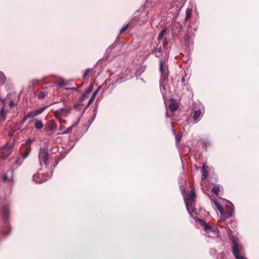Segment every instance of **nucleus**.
Here are the masks:
<instances>
[{
	"label": "nucleus",
	"instance_id": "obj_28",
	"mask_svg": "<svg viewBox=\"0 0 259 259\" xmlns=\"http://www.w3.org/2000/svg\"><path fill=\"white\" fill-rule=\"evenodd\" d=\"M220 190V187L217 185L214 186L211 189L212 192L215 195H218Z\"/></svg>",
	"mask_w": 259,
	"mask_h": 259
},
{
	"label": "nucleus",
	"instance_id": "obj_30",
	"mask_svg": "<svg viewBox=\"0 0 259 259\" xmlns=\"http://www.w3.org/2000/svg\"><path fill=\"white\" fill-rule=\"evenodd\" d=\"M22 161H23V159H22V158H21V157H18V158L16 159V161H15V163L16 165H17L19 166V165H20L22 164Z\"/></svg>",
	"mask_w": 259,
	"mask_h": 259
},
{
	"label": "nucleus",
	"instance_id": "obj_42",
	"mask_svg": "<svg viewBox=\"0 0 259 259\" xmlns=\"http://www.w3.org/2000/svg\"><path fill=\"white\" fill-rule=\"evenodd\" d=\"M118 82V80L117 79L116 81H115V83H117Z\"/></svg>",
	"mask_w": 259,
	"mask_h": 259
},
{
	"label": "nucleus",
	"instance_id": "obj_37",
	"mask_svg": "<svg viewBox=\"0 0 259 259\" xmlns=\"http://www.w3.org/2000/svg\"><path fill=\"white\" fill-rule=\"evenodd\" d=\"M3 178L4 182L8 181V178L6 174H4Z\"/></svg>",
	"mask_w": 259,
	"mask_h": 259
},
{
	"label": "nucleus",
	"instance_id": "obj_4",
	"mask_svg": "<svg viewBox=\"0 0 259 259\" xmlns=\"http://www.w3.org/2000/svg\"><path fill=\"white\" fill-rule=\"evenodd\" d=\"M55 117L60 121H62V115L66 116L70 113V108H61L60 110H56L54 112ZM62 122H66L65 120H62Z\"/></svg>",
	"mask_w": 259,
	"mask_h": 259
},
{
	"label": "nucleus",
	"instance_id": "obj_36",
	"mask_svg": "<svg viewBox=\"0 0 259 259\" xmlns=\"http://www.w3.org/2000/svg\"><path fill=\"white\" fill-rule=\"evenodd\" d=\"M236 259H247V258H244L242 255H240L239 254V255H236V256H235Z\"/></svg>",
	"mask_w": 259,
	"mask_h": 259
},
{
	"label": "nucleus",
	"instance_id": "obj_35",
	"mask_svg": "<svg viewBox=\"0 0 259 259\" xmlns=\"http://www.w3.org/2000/svg\"><path fill=\"white\" fill-rule=\"evenodd\" d=\"M15 131V130H13V129H12L10 131H9V136L12 137L13 136Z\"/></svg>",
	"mask_w": 259,
	"mask_h": 259
},
{
	"label": "nucleus",
	"instance_id": "obj_17",
	"mask_svg": "<svg viewBox=\"0 0 259 259\" xmlns=\"http://www.w3.org/2000/svg\"><path fill=\"white\" fill-rule=\"evenodd\" d=\"M3 153V157H4L5 158H6L7 157H8L12 152V149L11 147H8L7 145L5 146L2 148Z\"/></svg>",
	"mask_w": 259,
	"mask_h": 259
},
{
	"label": "nucleus",
	"instance_id": "obj_5",
	"mask_svg": "<svg viewBox=\"0 0 259 259\" xmlns=\"http://www.w3.org/2000/svg\"><path fill=\"white\" fill-rule=\"evenodd\" d=\"M234 211L233 204L230 203V204L226 205L224 210L222 217L225 220L231 217Z\"/></svg>",
	"mask_w": 259,
	"mask_h": 259
},
{
	"label": "nucleus",
	"instance_id": "obj_45",
	"mask_svg": "<svg viewBox=\"0 0 259 259\" xmlns=\"http://www.w3.org/2000/svg\"><path fill=\"white\" fill-rule=\"evenodd\" d=\"M108 80H110V79L109 78H108L107 79H106V81H107Z\"/></svg>",
	"mask_w": 259,
	"mask_h": 259
},
{
	"label": "nucleus",
	"instance_id": "obj_16",
	"mask_svg": "<svg viewBox=\"0 0 259 259\" xmlns=\"http://www.w3.org/2000/svg\"><path fill=\"white\" fill-rule=\"evenodd\" d=\"M9 214V208L7 205L4 206L3 208V219L5 221L8 220Z\"/></svg>",
	"mask_w": 259,
	"mask_h": 259
},
{
	"label": "nucleus",
	"instance_id": "obj_14",
	"mask_svg": "<svg viewBox=\"0 0 259 259\" xmlns=\"http://www.w3.org/2000/svg\"><path fill=\"white\" fill-rule=\"evenodd\" d=\"M182 30V26L179 22H175L172 25V31L174 33H179Z\"/></svg>",
	"mask_w": 259,
	"mask_h": 259
},
{
	"label": "nucleus",
	"instance_id": "obj_20",
	"mask_svg": "<svg viewBox=\"0 0 259 259\" xmlns=\"http://www.w3.org/2000/svg\"><path fill=\"white\" fill-rule=\"evenodd\" d=\"M100 88H99L97 90H96L93 94L92 95L90 99V100L88 101L87 107H89L93 102L95 97L96 96L99 90H100Z\"/></svg>",
	"mask_w": 259,
	"mask_h": 259
},
{
	"label": "nucleus",
	"instance_id": "obj_29",
	"mask_svg": "<svg viewBox=\"0 0 259 259\" xmlns=\"http://www.w3.org/2000/svg\"><path fill=\"white\" fill-rule=\"evenodd\" d=\"M5 120V115L4 112V108H3L0 110V122L3 121Z\"/></svg>",
	"mask_w": 259,
	"mask_h": 259
},
{
	"label": "nucleus",
	"instance_id": "obj_1",
	"mask_svg": "<svg viewBox=\"0 0 259 259\" xmlns=\"http://www.w3.org/2000/svg\"><path fill=\"white\" fill-rule=\"evenodd\" d=\"M199 223L201 225L204 227V230L205 231L206 235L208 237L211 236V235H215L219 232V229L217 227H211L204 220H200Z\"/></svg>",
	"mask_w": 259,
	"mask_h": 259
},
{
	"label": "nucleus",
	"instance_id": "obj_10",
	"mask_svg": "<svg viewBox=\"0 0 259 259\" xmlns=\"http://www.w3.org/2000/svg\"><path fill=\"white\" fill-rule=\"evenodd\" d=\"M40 161H42L46 166H49V154L48 152H44L39 154Z\"/></svg>",
	"mask_w": 259,
	"mask_h": 259
},
{
	"label": "nucleus",
	"instance_id": "obj_6",
	"mask_svg": "<svg viewBox=\"0 0 259 259\" xmlns=\"http://www.w3.org/2000/svg\"><path fill=\"white\" fill-rule=\"evenodd\" d=\"M57 125L55 120L51 119L47 121L44 128L45 132L53 133L57 128Z\"/></svg>",
	"mask_w": 259,
	"mask_h": 259
},
{
	"label": "nucleus",
	"instance_id": "obj_34",
	"mask_svg": "<svg viewBox=\"0 0 259 259\" xmlns=\"http://www.w3.org/2000/svg\"><path fill=\"white\" fill-rule=\"evenodd\" d=\"M72 127H69L66 129V130L63 133V134H68L71 132L72 131Z\"/></svg>",
	"mask_w": 259,
	"mask_h": 259
},
{
	"label": "nucleus",
	"instance_id": "obj_2",
	"mask_svg": "<svg viewBox=\"0 0 259 259\" xmlns=\"http://www.w3.org/2000/svg\"><path fill=\"white\" fill-rule=\"evenodd\" d=\"M232 243V253L234 256L236 255L241 254L243 251V247L238 243L237 239L233 237L231 238Z\"/></svg>",
	"mask_w": 259,
	"mask_h": 259
},
{
	"label": "nucleus",
	"instance_id": "obj_8",
	"mask_svg": "<svg viewBox=\"0 0 259 259\" xmlns=\"http://www.w3.org/2000/svg\"><path fill=\"white\" fill-rule=\"evenodd\" d=\"M193 119L194 120V123H196L201 119L203 116V111L200 109H197L194 108L193 110Z\"/></svg>",
	"mask_w": 259,
	"mask_h": 259
},
{
	"label": "nucleus",
	"instance_id": "obj_18",
	"mask_svg": "<svg viewBox=\"0 0 259 259\" xmlns=\"http://www.w3.org/2000/svg\"><path fill=\"white\" fill-rule=\"evenodd\" d=\"M159 70L161 73V76L165 78L167 76V74L166 72V69L164 67L163 62L161 60H160Z\"/></svg>",
	"mask_w": 259,
	"mask_h": 259
},
{
	"label": "nucleus",
	"instance_id": "obj_7",
	"mask_svg": "<svg viewBox=\"0 0 259 259\" xmlns=\"http://www.w3.org/2000/svg\"><path fill=\"white\" fill-rule=\"evenodd\" d=\"M48 107V106H46L37 109L35 110L30 111L28 112V113L26 114V117H28V118H33L41 114L47 109Z\"/></svg>",
	"mask_w": 259,
	"mask_h": 259
},
{
	"label": "nucleus",
	"instance_id": "obj_31",
	"mask_svg": "<svg viewBox=\"0 0 259 259\" xmlns=\"http://www.w3.org/2000/svg\"><path fill=\"white\" fill-rule=\"evenodd\" d=\"M58 84L60 87H63V86H65L66 85V83L65 82V81L64 80H60L58 82Z\"/></svg>",
	"mask_w": 259,
	"mask_h": 259
},
{
	"label": "nucleus",
	"instance_id": "obj_23",
	"mask_svg": "<svg viewBox=\"0 0 259 259\" xmlns=\"http://www.w3.org/2000/svg\"><path fill=\"white\" fill-rule=\"evenodd\" d=\"M206 166H205L204 165L202 166V180H205L207 176H208V171L206 168Z\"/></svg>",
	"mask_w": 259,
	"mask_h": 259
},
{
	"label": "nucleus",
	"instance_id": "obj_21",
	"mask_svg": "<svg viewBox=\"0 0 259 259\" xmlns=\"http://www.w3.org/2000/svg\"><path fill=\"white\" fill-rule=\"evenodd\" d=\"M192 10L190 8L187 9L186 11V18L185 19V22L186 23L189 19L191 18Z\"/></svg>",
	"mask_w": 259,
	"mask_h": 259
},
{
	"label": "nucleus",
	"instance_id": "obj_22",
	"mask_svg": "<svg viewBox=\"0 0 259 259\" xmlns=\"http://www.w3.org/2000/svg\"><path fill=\"white\" fill-rule=\"evenodd\" d=\"M133 27L132 26V25L129 22L126 25H125L124 26H123L120 30L119 34H121L124 32L128 28H133Z\"/></svg>",
	"mask_w": 259,
	"mask_h": 259
},
{
	"label": "nucleus",
	"instance_id": "obj_12",
	"mask_svg": "<svg viewBox=\"0 0 259 259\" xmlns=\"http://www.w3.org/2000/svg\"><path fill=\"white\" fill-rule=\"evenodd\" d=\"M152 53H154L156 57H161L163 54L161 45L158 44L156 48L152 50Z\"/></svg>",
	"mask_w": 259,
	"mask_h": 259
},
{
	"label": "nucleus",
	"instance_id": "obj_15",
	"mask_svg": "<svg viewBox=\"0 0 259 259\" xmlns=\"http://www.w3.org/2000/svg\"><path fill=\"white\" fill-rule=\"evenodd\" d=\"M93 89V84L90 85L89 88L84 92L82 95L80 97L79 101H83L88 96V95L91 93Z\"/></svg>",
	"mask_w": 259,
	"mask_h": 259
},
{
	"label": "nucleus",
	"instance_id": "obj_13",
	"mask_svg": "<svg viewBox=\"0 0 259 259\" xmlns=\"http://www.w3.org/2000/svg\"><path fill=\"white\" fill-rule=\"evenodd\" d=\"M179 107V105L176 101L174 99L170 100V103L168 106L169 110L173 112L176 111Z\"/></svg>",
	"mask_w": 259,
	"mask_h": 259
},
{
	"label": "nucleus",
	"instance_id": "obj_33",
	"mask_svg": "<svg viewBox=\"0 0 259 259\" xmlns=\"http://www.w3.org/2000/svg\"><path fill=\"white\" fill-rule=\"evenodd\" d=\"M217 209L219 211V212H220V213L222 215L223 214V213L224 210L223 207L221 205H219V207Z\"/></svg>",
	"mask_w": 259,
	"mask_h": 259
},
{
	"label": "nucleus",
	"instance_id": "obj_27",
	"mask_svg": "<svg viewBox=\"0 0 259 259\" xmlns=\"http://www.w3.org/2000/svg\"><path fill=\"white\" fill-rule=\"evenodd\" d=\"M91 70L92 69L91 68H88L85 70L82 77V79L84 81H85V80H86L87 77L90 73Z\"/></svg>",
	"mask_w": 259,
	"mask_h": 259
},
{
	"label": "nucleus",
	"instance_id": "obj_47",
	"mask_svg": "<svg viewBox=\"0 0 259 259\" xmlns=\"http://www.w3.org/2000/svg\"><path fill=\"white\" fill-rule=\"evenodd\" d=\"M57 103V102H55L53 103V104H56V103Z\"/></svg>",
	"mask_w": 259,
	"mask_h": 259
},
{
	"label": "nucleus",
	"instance_id": "obj_24",
	"mask_svg": "<svg viewBox=\"0 0 259 259\" xmlns=\"http://www.w3.org/2000/svg\"><path fill=\"white\" fill-rule=\"evenodd\" d=\"M183 135V133L182 132H179L176 136V143L177 145H179L181 141L182 137Z\"/></svg>",
	"mask_w": 259,
	"mask_h": 259
},
{
	"label": "nucleus",
	"instance_id": "obj_41",
	"mask_svg": "<svg viewBox=\"0 0 259 259\" xmlns=\"http://www.w3.org/2000/svg\"><path fill=\"white\" fill-rule=\"evenodd\" d=\"M215 205L216 207L218 208L219 207V205H221L218 202H215Z\"/></svg>",
	"mask_w": 259,
	"mask_h": 259
},
{
	"label": "nucleus",
	"instance_id": "obj_25",
	"mask_svg": "<svg viewBox=\"0 0 259 259\" xmlns=\"http://www.w3.org/2000/svg\"><path fill=\"white\" fill-rule=\"evenodd\" d=\"M166 28H164L160 31L158 36V40L159 41H160L163 39V36L166 33Z\"/></svg>",
	"mask_w": 259,
	"mask_h": 259
},
{
	"label": "nucleus",
	"instance_id": "obj_32",
	"mask_svg": "<svg viewBox=\"0 0 259 259\" xmlns=\"http://www.w3.org/2000/svg\"><path fill=\"white\" fill-rule=\"evenodd\" d=\"M168 44V40L166 39V38H164L162 41L163 46L165 48Z\"/></svg>",
	"mask_w": 259,
	"mask_h": 259
},
{
	"label": "nucleus",
	"instance_id": "obj_46",
	"mask_svg": "<svg viewBox=\"0 0 259 259\" xmlns=\"http://www.w3.org/2000/svg\"><path fill=\"white\" fill-rule=\"evenodd\" d=\"M82 85V83L80 84L79 86H78V88H80V87Z\"/></svg>",
	"mask_w": 259,
	"mask_h": 259
},
{
	"label": "nucleus",
	"instance_id": "obj_3",
	"mask_svg": "<svg viewBox=\"0 0 259 259\" xmlns=\"http://www.w3.org/2000/svg\"><path fill=\"white\" fill-rule=\"evenodd\" d=\"M196 198V194L194 191V189H192L191 192L189 194H186L184 197L185 203L187 206V209H189V207H192L193 202L195 201Z\"/></svg>",
	"mask_w": 259,
	"mask_h": 259
},
{
	"label": "nucleus",
	"instance_id": "obj_44",
	"mask_svg": "<svg viewBox=\"0 0 259 259\" xmlns=\"http://www.w3.org/2000/svg\"><path fill=\"white\" fill-rule=\"evenodd\" d=\"M62 127H62V126H61L60 127V130H61V129H62Z\"/></svg>",
	"mask_w": 259,
	"mask_h": 259
},
{
	"label": "nucleus",
	"instance_id": "obj_38",
	"mask_svg": "<svg viewBox=\"0 0 259 259\" xmlns=\"http://www.w3.org/2000/svg\"><path fill=\"white\" fill-rule=\"evenodd\" d=\"M15 105V104L14 103V102L13 101H11L9 103V106L11 107H14V106Z\"/></svg>",
	"mask_w": 259,
	"mask_h": 259
},
{
	"label": "nucleus",
	"instance_id": "obj_26",
	"mask_svg": "<svg viewBox=\"0 0 259 259\" xmlns=\"http://www.w3.org/2000/svg\"><path fill=\"white\" fill-rule=\"evenodd\" d=\"M46 95H47V93L40 91L37 92V96L39 99L42 100L45 98Z\"/></svg>",
	"mask_w": 259,
	"mask_h": 259
},
{
	"label": "nucleus",
	"instance_id": "obj_39",
	"mask_svg": "<svg viewBox=\"0 0 259 259\" xmlns=\"http://www.w3.org/2000/svg\"><path fill=\"white\" fill-rule=\"evenodd\" d=\"M28 118V117H26V115H25L22 120V123H24Z\"/></svg>",
	"mask_w": 259,
	"mask_h": 259
},
{
	"label": "nucleus",
	"instance_id": "obj_43",
	"mask_svg": "<svg viewBox=\"0 0 259 259\" xmlns=\"http://www.w3.org/2000/svg\"><path fill=\"white\" fill-rule=\"evenodd\" d=\"M55 163H56V164H58V161L57 160L55 161Z\"/></svg>",
	"mask_w": 259,
	"mask_h": 259
},
{
	"label": "nucleus",
	"instance_id": "obj_9",
	"mask_svg": "<svg viewBox=\"0 0 259 259\" xmlns=\"http://www.w3.org/2000/svg\"><path fill=\"white\" fill-rule=\"evenodd\" d=\"M148 17L147 14H146L145 18L141 20L138 15H135L130 21V23L134 27L135 24L139 22H141V24L145 23L148 21Z\"/></svg>",
	"mask_w": 259,
	"mask_h": 259
},
{
	"label": "nucleus",
	"instance_id": "obj_19",
	"mask_svg": "<svg viewBox=\"0 0 259 259\" xmlns=\"http://www.w3.org/2000/svg\"><path fill=\"white\" fill-rule=\"evenodd\" d=\"M34 127L38 130H41L42 128L44 126V124L42 122L41 120H39L38 119H34Z\"/></svg>",
	"mask_w": 259,
	"mask_h": 259
},
{
	"label": "nucleus",
	"instance_id": "obj_40",
	"mask_svg": "<svg viewBox=\"0 0 259 259\" xmlns=\"http://www.w3.org/2000/svg\"><path fill=\"white\" fill-rule=\"evenodd\" d=\"M37 179V176L36 175H34L33 177V179L34 181H36V180Z\"/></svg>",
	"mask_w": 259,
	"mask_h": 259
},
{
	"label": "nucleus",
	"instance_id": "obj_11",
	"mask_svg": "<svg viewBox=\"0 0 259 259\" xmlns=\"http://www.w3.org/2000/svg\"><path fill=\"white\" fill-rule=\"evenodd\" d=\"M30 144H31V141H26L25 144H24V146L25 147V150L23 154V157L22 159H24L26 158L29 155L30 151H31V148H30Z\"/></svg>",
	"mask_w": 259,
	"mask_h": 259
}]
</instances>
